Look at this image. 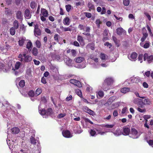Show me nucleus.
I'll use <instances>...</instances> for the list:
<instances>
[{"mask_svg": "<svg viewBox=\"0 0 153 153\" xmlns=\"http://www.w3.org/2000/svg\"><path fill=\"white\" fill-rule=\"evenodd\" d=\"M137 56V54L135 52L132 53L130 55L128 56V59L131 61H133L136 60Z\"/></svg>", "mask_w": 153, "mask_h": 153, "instance_id": "9d476101", "label": "nucleus"}, {"mask_svg": "<svg viewBox=\"0 0 153 153\" xmlns=\"http://www.w3.org/2000/svg\"><path fill=\"white\" fill-rule=\"evenodd\" d=\"M150 43L149 42L146 41V43L144 45H143L142 43H140V45L141 46L145 48H148L150 45Z\"/></svg>", "mask_w": 153, "mask_h": 153, "instance_id": "7c9ffc66", "label": "nucleus"}, {"mask_svg": "<svg viewBox=\"0 0 153 153\" xmlns=\"http://www.w3.org/2000/svg\"><path fill=\"white\" fill-rule=\"evenodd\" d=\"M130 3L129 0H123V3L124 5L127 6L129 5Z\"/></svg>", "mask_w": 153, "mask_h": 153, "instance_id": "69168bd1", "label": "nucleus"}, {"mask_svg": "<svg viewBox=\"0 0 153 153\" xmlns=\"http://www.w3.org/2000/svg\"><path fill=\"white\" fill-rule=\"evenodd\" d=\"M13 27L15 28V29H16L19 27V23L17 21L15 20L13 24Z\"/></svg>", "mask_w": 153, "mask_h": 153, "instance_id": "a19ab883", "label": "nucleus"}, {"mask_svg": "<svg viewBox=\"0 0 153 153\" xmlns=\"http://www.w3.org/2000/svg\"><path fill=\"white\" fill-rule=\"evenodd\" d=\"M15 29L13 27L10 28V33L12 35H14L15 33Z\"/></svg>", "mask_w": 153, "mask_h": 153, "instance_id": "3c124183", "label": "nucleus"}, {"mask_svg": "<svg viewBox=\"0 0 153 153\" xmlns=\"http://www.w3.org/2000/svg\"><path fill=\"white\" fill-rule=\"evenodd\" d=\"M75 61L77 63H81L82 64H79L77 67L79 68H83L86 66V63L85 58L82 57H79L74 59Z\"/></svg>", "mask_w": 153, "mask_h": 153, "instance_id": "20e7f679", "label": "nucleus"}, {"mask_svg": "<svg viewBox=\"0 0 153 153\" xmlns=\"http://www.w3.org/2000/svg\"><path fill=\"white\" fill-rule=\"evenodd\" d=\"M94 43H90L88 44L87 45V47L89 48L91 50H94Z\"/></svg>", "mask_w": 153, "mask_h": 153, "instance_id": "49530a36", "label": "nucleus"}, {"mask_svg": "<svg viewBox=\"0 0 153 153\" xmlns=\"http://www.w3.org/2000/svg\"><path fill=\"white\" fill-rule=\"evenodd\" d=\"M2 109L3 112L7 111H9L10 112H14L15 108L11 105L9 104V103L7 101H5L4 103H2Z\"/></svg>", "mask_w": 153, "mask_h": 153, "instance_id": "7ed1b4c3", "label": "nucleus"}, {"mask_svg": "<svg viewBox=\"0 0 153 153\" xmlns=\"http://www.w3.org/2000/svg\"><path fill=\"white\" fill-rule=\"evenodd\" d=\"M63 136L66 138H70L72 137V133L68 130L63 131L62 132Z\"/></svg>", "mask_w": 153, "mask_h": 153, "instance_id": "f8f14e48", "label": "nucleus"}, {"mask_svg": "<svg viewBox=\"0 0 153 153\" xmlns=\"http://www.w3.org/2000/svg\"><path fill=\"white\" fill-rule=\"evenodd\" d=\"M60 28L63 31H71V30L72 26L71 25L68 27H64L63 26H60Z\"/></svg>", "mask_w": 153, "mask_h": 153, "instance_id": "aec40b11", "label": "nucleus"}, {"mask_svg": "<svg viewBox=\"0 0 153 153\" xmlns=\"http://www.w3.org/2000/svg\"><path fill=\"white\" fill-rule=\"evenodd\" d=\"M34 33L35 36H40L41 34V32L40 29L38 28L37 25H35L34 27Z\"/></svg>", "mask_w": 153, "mask_h": 153, "instance_id": "ddd939ff", "label": "nucleus"}, {"mask_svg": "<svg viewBox=\"0 0 153 153\" xmlns=\"http://www.w3.org/2000/svg\"><path fill=\"white\" fill-rule=\"evenodd\" d=\"M12 132L13 134H18L19 131V129L17 127H14L11 129Z\"/></svg>", "mask_w": 153, "mask_h": 153, "instance_id": "473e14b6", "label": "nucleus"}, {"mask_svg": "<svg viewBox=\"0 0 153 153\" xmlns=\"http://www.w3.org/2000/svg\"><path fill=\"white\" fill-rule=\"evenodd\" d=\"M19 86L21 87H23L25 85V82L22 80H21L19 82Z\"/></svg>", "mask_w": 153, "mask_h": 153, "instance_id": "6e6d98bb", "label": "nucleus"}, {"mask_svg": "<svg viewBox=\"0 0 153 153\" xmlns=\"http://www.w3.org/2000/svg\"><path fill=\"white\" fill-rule=\"evenodd\" d=\"M37 6V4L35 1H32L30 4V6L31 8L34 9Z\"/></svg>", "mask_w": 153, "mask_h": 153, "instance_id": "58836bf2", "label": "nucleus"}, {"mask_svg": "<svg viewBox=\"0 0 153 153\" xmlns=\"http://www.w3.org/2000/svg\"><path fill=\"white\" fill-rule=\"evenodd\" d=\"M140 133L135 128H133L131 129V132L129 134V136L133 139H137L140 135Z\"/></svg>", "mask_w": 153, "mask_h": 153, "instance_id": "39448f33", "label": "nucleus"}, {"mask_svg": "<svg viewBox=\"0 0 153 153\" xmlns=\"http://www.w3.org/2000/svg\"><path fill=\"white\" fill-rule=\"evenodd\" d=\"M74 85L79 88L81 87L82 86V85L80 82L77 80H76V82Z\"/></svg>", "mask_w": 153, "mask_h": 153, "instance_id": "5fc2aeb1", "label": "nucleus"}, {"mask_svg": "<svg viewBox=\"0 0 153 153\" xmlns=\"http://www.w3.org/2000/svg\"><path fill=\"white\" fill-rule=\"evenodd\" d=\"M19 61L24 62H30L32 57L29 55L25 53H20L18 56Z\"/></svg>", "mask_w": 153, "mask_h": 153, "instance_id": "f03ea898", "label": "nucleus"}, {"mask_svg": "<svg viewBox=\"0 0 153 153\" xmlns=\"http://www.w3.org/2000/svg\"><path fill=\"white\" fill-rule=\"evenodd\" d=\"M137 110L140 113H144L146 111V110L145 108L141 109L140 108H137Z\"/></svg>", "mask_w": 153, "mask_h": 153, "instance_id": "0e129e2a", "label": "nucleus"}, {"mask_svg": "<svg viewBox=\"0 0 153 153\" xmlns=\"http://www.w3.org/2000/svg\"><path fill=\"white\" fill-rule=\"evenodd\" d=\"M53 110L51 108H48L47 111H46V114L47 116V117L49 115H51L52 113Z\"/></svg>", "mask_w": 153, "mask_h": 153, "instance_id": "ea45409f", "label": "nucleus"}, {"mask_svg": "<svg viewBox=\"0 0 153 153\" xmlns=\"http://www.w3.org/2000/svg\"><path fill=\"white\" fill-rule=\"evenodd\" d=\"M7 71L5 68V67L3 64H0V72L3 71L4 72H7Z\"/></svg>", "mask_w": 153, "mask_h": 153, "instance_id": "c85d7f7f", "label": "nucleus"}, {"mask_svg": "<svg viewBox=\"0 0 153 153\" xmlns=\"http://www.w3.org/2000/svg\"><path fill=\"white\" fill-rule=\"evenodd\" d=\"M41 105L39 107V113L42 116L43 118H47V116L46 114V111L44 109H42L40 108Z\"/></svg>", "mask_w": 153, "mask_h": 153, "instance_id": "4468645a", "label": "nucleus"}, {"mask_svg": "<svg viewBox=\"0 0 153 153\" xmlns=\"http://www.w3.org/2000/svg\"><path fill=\"white\" fill-rule=\"evenodd\" d=\"M73 99V97L72 95H68L66 98L65 100L66 101H69L72 100Z\"/></svg>", "mask_w": 153, "mask_h": 153, "instance_id": "774afa93", "label": "nucleus"}, {"mask_svg": "<svg viewBox=\"0 0 153 153\" xmlns=\"http://www.w3.org/2000/svg\"><path fill=\"white\" fill-rule=\"evenodd\" d=\"M32 46V43L29 40L26 45V48L28 49H30Z\"/></svg>", "mask_w": 153, "mask_h": 153, "instance_id": "e433bc0d", "label": "nucleus"}, {"mask_svg": "<svg viewBox=\"0 0 153 153\" xmlns=\"http://www.w3.org/2000/svg\"><path fill=\"white\" fill-rule=\"evenodd\" d=\"M140 100H141V99L138 98L135 99L134 100L133 102L134 103L137 104L139 105L140 102Z\"/></svg>", "mask_w": 153, "mask_h": 153, "instance_id": "13d9d810", "label": "nucleus"}, {"mask_svg": "<svg viewBox=\"0 0 153 153\" xmlns=\"http://www.w3.org/2000/svg\"><path fill=\"white\" fill-rule=\"evenodd\" d=\"M130 80L132 83L136 84H138L141 81L140 78L138 77H131L130 78Z\"/></svg>", "mask_w": 153, "mask_h": 153, "instance_id": "2eb2a0df", "label": "nucleus"}, {"mask_svg": "<svg viewBox=\"0 0 153 153\" xmlns=\"http://www.w3.org/2000/svg\"><path fill=\"white\" fill-rule=\"evenodd\" d=\"M104 95V93L102 91H99L97 93V97L98 98H99L98 97V95L99 97L101 98L103 97Z\"/></svg>", "mask_w": 153, "mask_h": 153, "instance_id": "c9c22d12", "label": "nucleus"}, {"mask_svg": "<svg viewBox=\"0 0 153 153\" xmlns=\"http://www.w3.org/2000/svg\"><path fill=\"white\" fill-rule=\"evenodd\" d=\"M38 49L35 47L33 48L32 52L33 55L36 56L38 54Z\"/></svg>", "mask_w": 153, "mask_h": 153, "instance_id": "f704fd0d", "label": "nucleus"}, {"mask_svg": "<svg viewBox=\"0 0 153 153\" xmlns=\"http://www.w3.org/2000/svg\"><path fill=\"white\" fill-rule=\"evenodd\" d=\"M25 40L26 38L25 37L20 38L18 41L19 45L21 46H22L24 45Z\"/></svg>", "mask_w": 153, "mask_h": 153, "instance_id": "b1692460", "label": "nucleus"}, {"mask_svg": "<svg viewBox=\"0 0 153 153\" xmlns=\"http://www.w3.org/2000/svg\"><path fill=\"white\" fill-rule=\"evenodd\" d=\"M117 34L119 35L126 34V32L122 27H118L116 30Z\"/></svg>", "mask_w": 153, "mask_h": 153, "instance_id": "dca6fc26", "label": "nucleus"}, {"mask_svg": "<svg viewBox=\"0 0 153 153\" xmlns=\"http://www.w3.org/2000/svg\"><path fill=\"white\" fill-rule=\"evenodd\" d=\"M41 12L42 16L45 17H48V11L45 9H41Z\"/></svg>", "mask_w": 153, "mask_h": 153, "instance_id": "bb28decb", "label": "nucleus"}, {"mask_svg": "<svg viewBox=\"0 0 153 153\" xmlns=\"http://www.w3.org/2000/svg\"><path fill=\"white\" fill-rule=\"evenodd\" d=\"M90 58L91 59L93 60L95 62H98V58L94 57L93 55H90Z\"/></svg>", "mask_w": 153, "mask_h": 153, "instance_id": "4d7b16f0", "label": "nucleus"}, {"mask_svg": "<svg viewBox=\"0 0 153 153\" xmlns=\"http://www.w3.org/2000/svg\"><path fill=\"white\" fill-rule=\"evenodd\" d=\"M25 17L27 19H29L31 18V14L30 13V11L28 9H26L25 11Z\"/></svg>", "mask_w": 153, "mask_h": 153, "instance_id": "a878e982", "label": "nucleus"}, {"mask_svg": "<svg viewBox=\"0 0 153 153\" xmlns=\"http://www.w3.org/2000/svg\"><path fill=\"white\" fill-rule=\"evenodd\" d=\"M143 36L140 39L141 41L143 42L145 41L148 36V34L146 31L143 32L142 33Z\"/></svg>", "mask_w": 153, "mask_h": 153, "instance_id": "5701e85b", "label": "nucleus"}, {"mask_svg": "<svg viewBox=\"0 0 153 153\" xmlns=\"http://www.w3.org/2000/svg\"><path fill=\"white\" fill-rule=\"evenodd\" d=\"M120 104V102H117L113 103L112 105V108L114 109L115 108L118 107L119 106Z\"/></svg>", "mask_w": 153, "mask_h": 153, "instance_id": "79ce46f5", "label": "nucleus"}, {"mask_svg": "<svg viewBox=\"0 0 153 153\" xmlns=\"http://www.w3.org/2000/svg\"><path fill=\"white\" fill-rule=\"evenodd\" d=\"M100 58L102 60L105 61L107 58V56L104 53H101L100 55Z\"/></svg>", "mask_w": 153, "mask_h": 153, "instance_id": "72a5a7b5", "label": "nucleus"}, {"mask_svg": "<svg viewBox=\"0 0 153 153\" xmlns=\"http://www.w3.org/2000/svg\"><path fill=\"white\" fill-rule=\"evenodd\" d=\"M83 110L87 113L89 114L93 115L94 114V112L90 110L88 107L86 106H84L83 107Z\"/></svg>", "mask_w": 153, "mask_h": 153, "instance_id": "412c9836", "label": "nucleus"}, {"mask_svg": "<svg viewBox=\"0 0 153 153\" xmlns=\"http://www.w3.org/2000/svg\"><path fill=\"white\" fill-rule=\"evenodd\" d=\"M140 102L139 106L141 107H142V106L146 105H150L152 103V102L148 98L141 99L140 100Z\"/></svg>", "mask_w": 153, "mask_h": 153, "instance_id": "6e6552de", "label": "nucleus"}, {"mask_svg": "<svg viewBox=\"0 0 153 153\" xmlns=\"http://www.w3.org/2000/svg\"><path fill=\"white\" fill-rule=\"evenodd\" d=\"M100 6V7H98L97 8V11L98 12H101V14L102 15L105 14L106 13V10L105 7V6L102 4H100L99 5Z\"/></svg>", "mask_w": 153, "mask_h": 153, "instance_id": "0eeeda50", "label": "nucleus"}, {"mask_svg": "<svg viewBox=\"0 0 153 153\" xmlns=\"http://www.w3.org/2000/svg\"><path fill=\"white\" fill-rule=\"evenodd\" d=\"M36 46L38 48H40L41 46V44L39 40H37L35 42Z\"/></svg>", "mask_w": 153, "mask_h": 153, "instance_id": "09e8293b", "label": "nucleus"}, {"mask_svg": "<svg viewBox=\"0 0 153 153\" xmlns=\"http://www.w3.org/2000/svg\"><path fill=\"white\" fill-rule=\"evenodd\" d=\"M16 16L17 19H22L23 15L21 11L19 10L17 11L16 13Z\"/></svg>", "mask_w": 153, "mask_h": 153, "instance_id": "c756f323", "label": "nucleus"}, {"mask_svg": "<svg viewBox=\"0 0 153 153\" xmlns=\"http://www.w3.org/2000/svg\"><path fill=\"white\" fill-rule=\"evenodd\" d=\"M66 10L68 12H69L71 10V6L69 4L66 5L65 6Z\"/></svg>", "mask_w": 153, "mask_h": 153, "instance_id": "338daca9", "label": "nucleus"}, {"mask_svg": "<svg viewBox=\"0 0 153 153\" xmlns=\"http://www.w3.org/2000/svg\"><path fill=\"white\" fill-rule=\"evenodd\" d=\"M31 143L32 144H35L36 143V141L35 138L33 136H31L30 138Z\"/></svg>", "mask_w": 153, "mask_h": 153, "instance_id": "680f3d73", "label": "nucleus"}, {"mask_svg": "<svg viewBox=\"0 0 153 153\" xmlns=\"http://www.w3.org/2000/svg\"><path fill=\"white\" fill-rule=\"evenodd\" d=\"M115 97H110L108 100L107 102L105 104V105L107 106V105H110L112 102L115 100Z\"/></svg>", "mask_w": 153, "mask_h": 153, "instance_id": "4be33fe9", "label": "nucleus"}, {"mask_svg": "<svg viewBox=\"0 0 153 153\" xmlns=\"http://www.w3.org/2000/svg\"><path fill=\"white\" fill-rule=\"evenodd\" d=\"M143 56L142 54H140L139 55L138 57V60L139 61H140V63H141L142 62L143 59Z\"/></svg>", "mask_w": 153, "mask_h": 153, "instance_id": "864d4df0", "label": "nucleus"}, {"mask_svg": "<svg viewBox=\"0 0 153 153\" xmlns=\"http://www.w3.org/2000/svg\"><path fill=\"white\" fill-rule=\"evenodd\" d=\"M64 62L66 65L68 66H72L73 64V61L69 57L66 56L64 58Z\"/></svg>", "mask_w": 153, "mask_h": 153, "instance_id": "9b49d317", "label": "nucleus"}, {"mask_svg": "<svg viewBox=\"0 0 153 153\" xmlns=\"http://www.w3.org/2000/svg\"><path fill=\"white\" fill-rule=\"evenodd\" d=\"M113 40L114 42L115 43L116 45H117V47H118L119 46V41L117 39L116 37H115L114 36H113L112 37Z\"/></svg>", "mask_w": 153, "mask_h": 153, "instance_id": "37998d69", "label": "nucleus"}, {"mask_svg": "<svg viewBox=\"0 0 153 153\" xmlns=\"http://www.w3.org/2000/svg\"><path fill=\"white\" fill-rule=\"evenodd\" d=\"M84 1L83 0H81L80 1L76 2V6L83 5L84 4Z\"/></svg>", "mask_w": 153, "mask_h": 153, "instance_id": "8fccbe9b", "label": "nucleus"}, {"mask_svg": "<svg viewBox=\"0 0 153 153\" xmlns=\"http://www.w3.org/2000/svg\"><path fill=\"white\" fill-rule=\"evenodd\" d=\"M130 132V129L128 128H123L122 134L124 135H129Z\"/></svg>", "mask_w": 153, "mask_h": 153, "instance_id": "a211bd4d", "label": "nucleus"}, {"mask_svg": "<svg viewBox=\"0 0 153 153\" xmlns=\"http://www.w3.org/2000/svg\"><path fill=\"white\" fill-rule=\"evenodd\" d=\"M77 40L79 42L81 45L82 46H83L85 45V43L84 41V39L82 37L79 35L77 36Z\"/></svg>", "mask_w": 153, "mask_h": 153, "instance_id": "6ab92c4d", "label": "nucleus"}, {"mask_svg": "<svg viewBox=\"0 0 153 153\" xmlns=\"http://www.w3.org/2000/svg\"><path fill=\"white\" fill-rule=\"evenodd\" d=\"M143 59L144 61H147L149 63H150L153 60V55L149 56L148 53H145L143 55Z\"/></svg>", "mask_w": 153, "mask_h": 153, "instance_id": "1a4fd4ad", "label": "nucleus"}, {"mask_svg": "<svg viewBox=\"0 0 153 153\" xmlns=\"http://www.w3.org/2000/svg\"><path fill=\"white\" fill-rule=\"evenodd\" d=\"M113 80L111 78H106L103 83L102 88L105 91H107L111 88L110 85L113 83Z\"/></svg>", "mask_w": 153, "mask_h": 153, "instance_id": "f257e3e1", "label": "nucleus"}, {"mask_svg": "<svg viewBox=\"0 0 153 153\" xmlns=\"http://www.w3.org/2000/svg\"><path fill=\"white\" fill-rule=\"evenodd\" d=\"M89 132L91 136H94L97 134L96 132L94 129H90Z\"/></svg>", "mask_w": 153, "mask_h": 153, "instance_id": "a18cd8bd", "label": "nucleus"}, {"mask_svg": "<svg viewBox=\"0 0 153 153\" xmlns=\"http://www.w3.org/2000/svg\"><path fill=\"white\" fill-rule=\"evenodd\" d=\"M114 126V124H107L103 125V126H102V127H104L106 128H112Z\"/></svg>", "mask_w": 153, "mask_h": 153, "instance_id": "c03bdc74", "label": "nucleus"}, {"mask_svg": "<svg viewBox=\"0 0 153 153\" xmlns=\"http://www.w3.org/2000/svg\"><path fill=\"white\" fill-rule=\"evenodd\" d=\"M120 91L123 94H126L130 91V89L128 88L124 87L121 88Z\"/></svg>", "mask_w": 153, "mask_h": 153, "instance_id": "2f4dec72", "label": "nucleus"}, {"mask_svg": "<svg viewBox=\"0 0 153 153\" xmlns=\"http://www.w3.org/2000/svg\"><path fill=\"white\" fill-rule=\"evenodd\" d=\"M42 91L41 88H38L36 91L35 95L36 96H38L42 93Z\"/></svg>", "mask_w": 153, "mask_h": 153, "instance_id": "de8ad7c7", "label": "nucleus"}, {"mask_svg": "<svg viewBox=\"0 0 153 153\" xmlns=\"http://www.w3.org/2000/svg\"><path fill=\"white\" fill-rule=\"evenodd\" d=\"M71 53L72 56H75L76 55V51L74 49H72L71 50Z\"/></svg>", "mask_w": 153, "mask_h": 153, "instance_id": "052dcab7", "label": "nucleus"}, {"mask_svg": "<svg viewBox=\"0 0 153 153\" xmlns=\"http://www.w3.org/2000/svg\"><path fill=\"white\" fill-rule=\"evenodd\" d=\"M70 23V19L68 17H65L63 20V23L65 25H68Z\"/></svg>", "mask_w": 153, "mask_h": 153, "instance_id": "393cba45", "label": "nucleus"}, {"mask_svg": "<svg viewBox=\"0 0 153 153\" xmlns=\"http://www.w3.org/2000/svg\"><path fill=\"white\" fill-rule=\"evenodd\" d=\"M88 7L91 9H94V5L91 3L89 2L88 4Z\"/></svg>", "mask_w": 153, "mask_h": 153, "instance_id": "e2e57ef3", "label": "nucleus"}, {"mask_svg": "<svg viewBox=\"0 0 153 153\" xmlns=\"http://www.w3.org/2000/svg\"><path fill=\"white\" fill-rule=\"evenodd\" d=\"M21 65V63L20 62H17L15 64V67H12V72L16 75L18 74L19 73L18 70Z\"/></svg>", "mask_w": 153, "mask_h": 153, "instance_id": "423d86ee", "label": "nucleus"}, {"mask_svg": "<svg viewBox=\"0 0 153 153\" xmlns=\"http://www.w3.org/2000/svg\"><path fill=\"white\" fill-rule=\"evenodd\" d=\"M111 132L113 133L114 134L116 137H118L122 134V130L119 129L117 128L115 131L113 132L111 131Z\"/></svg>", "mask_w": 153, "mask_h": 153, "instance_id": "f3484780", "label": "nucleus"}, {"mask_svg": "<svg viewBox=\"0 0 153 153\" xmlns=\"http://www.w3.org/2000/svg\"><path fill=\"white\" fill-rule=\"evenodd\" d=\"M55 59L57 61H61L62 60V58H61L59 55H56L55 56Z\"/></svg>", "mask_w": 153, "mask_h": 153, "instance_id": "bf43d9fd", "label": "nucleus"}, {"mask_svg": "<svg viewBox=\"0 0 153 153\" xmlns=\"http://www.w3.org/2000/svg\"><path fill=\"white\" fill-rule=\"evenodd\" d=\"M7 143L9 146V148L10 149H12L13 146V141H10V139H7Z\"/></svg>", "mask_w": 153, "mask_h": 153, "instance_id": "cd10ccee", "label": "nucleus"}, {"mask_svg": "<svg viewBox=\"0 0 153 153\" xmlns=\"http://www.w3.org/2000/svg\"><path fill=\"white\" fill-rule=\"evenodd\" d=\"M102 22V21L99 19H97L96 20L95 23L98 27L99 28L100 27V25L101 24Z\"/></svg>", "mask_w": 153, "mask_h": 153, "instance_id": "603ef678", "label": "nucleus"}, {"mask_svg": "<svg viewBox=\"0 0 153 153\" xmlns=\"http://www.w3.org/2000/svg\"><path fill=\"white\" fill-rule=\"evenodd\" d=\"M75 92L77 95L80 97H82V93L81 91L78 89H76L75 90Z\"/></svg>", "mask_w": 153, "mask_h": 153, "instance_id": "4c0bfd02", "label": "nucleus"}]
</instances>
